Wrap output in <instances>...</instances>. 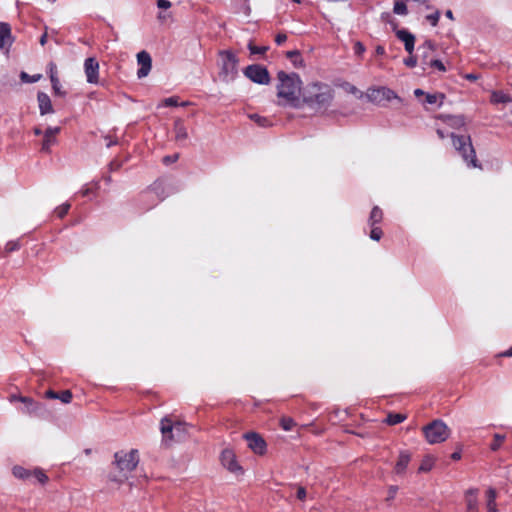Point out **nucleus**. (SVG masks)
Wrapping results in <instances>:
<instances>
[{
	"label": "nucleus",
	"mask_w": 512,
	"mask_h": 512,
	"mask_svg": "<svg viewBox=\"0 0 512 512\" xmlns=\"http://www.w3.org/2000/svg\"><path fill=\"white\" fill-rule=\"evenodd\" d=\"M279 84L277 86L278 103L282 106L300 107L302 104V81L295 74L278 73Z\"/></svg>",
	"instance_id": "obj_1"
},
{
	"label": "nucleus",
	"mask_w": 512,
	"mask_h": 512,
	"mask_svg": "<svg viewBox=\"0 0 512 512\" xmlns=\"http://www.w3.org/2000/svg\"><path fill=\"white\" fill-rule=\"evenodd\" d=\"M334 97L333 89L330 85L322 82H311L303 87L302 103L307 104L313 109H322L329 106Z\"/></svg>",
	"instance_id": "obj_2"
},
{
	"label": "nucleus",
	"mask_w": 512,
	"mask_h": 512,
	"mask_svg": "<svg viewBox=\"0 0 512 512\" xmlns=\"http://www.w3.org/2000/svg\"><path fill=\"white\" fill-rule=\"evenodd\" d=\"M115 464L122 473L121 478L118 481H123L128 478V473L133 471L139 463L138 451L132 449L130 451H118L114 455Z\"/></svg>",
	"instance_id": "obj_3"
},
{
	"label": "nucleus",
	"mask_w": 512,
	"mask_h": 512,
	"mask_svg": "<svg viewBox=\"0 0 512 512\" xmlns=\"http://www.w3.org/2000/svg\"><path fill=\"white\" fill-rule=\"evenodd\" d=\"M221 72L220 77L223 81H233L238 75L239 60L235 53L230 50L219 52Z\"/></svg>",
	"instance_id": "obj_4"
},
{
	"label": "nucleus",
	"mask_w": 512,
	"mask_h": 512,
	"mask_svg": "<svg viewBox=\"0 0 512 512\" xmlns=\"http://www.w3.org/2000/svg\"><path fill=\"white\" fill-rule=\"evenodd\" d=\"M423 432L430 444L442 443L450 436V429L442 420L432 421L423 428Z\"/></svg>",
	"instance_id": "obj_5"
},
{
	"label": "nucleus",
	"mask_w": 512,
	"mask_h": 512,
	"mask_svg": "<svg viewBox=\"0 0 512 512\" xmlns=\"http://www.w3.org/2000/svg\"><path fill=\"white\" fill-rule=\"evenodd\" d=\"M365 96L368 101L376 105H384L386 102H390L392 100L402 102V99L395 91L385 86L369 88Z\"/></svg>",
	"instance_id": "obj_6"
},
{
	"label": "nucleus",
	"mask_w": 512,
	"mask_h": 512,
	"mask_svg": "<svg viewBox=\"0 0 512 512\" xmlns=\"http://www.w3.org/2000/svg\"><path fill=\"white\" fill-rule=\"evenodd\" d=\"M454 148L464 160H474L475 151L469 137L451 135Z\"/></svg>",
	"instance_id": "obj_7"
},
{
	"label": "nucleus",
	"mask_w": 512,
	"mask_h": 512,
	"mask_svg": "<svg viewBox=\"0 0 512 512\" xmlns=\"http://www.w3.org/2000/svg\"><path fill=\"white\" fill-rule=\"evenodd\" d=\"M244 75L257 84L265 85L270 82L268 70L257 64L249 65L246 67L244 70Z\"/></svg>",
	"instance_id": "obj_8"
},
{
	"label": "nucleus",
	"mask_w": 512,
	"mask_h": 512,
	"mask_svg": "<svg viewBox=\"0 0 512 512\" xmlns=\"http://www.w3.org/2000/svg\"><path fill=\"white\" fill-rule=\"evenodd\" d=\"M13 475L21 480H32L35 479L37 482L44 484L48 477L40 469H34L33 471L28 470L22 466H14L12 469Z\"/></svg>",
	"instance_id": "obj_9"
},
{
	"label": "nucleus",
	"mask_w": 512,
	"mask_h": 512,
	"mask_svg": "<svg viewBox=\"0 0 512 512\" xmlns=\"http://www.w3.org/2000/svg\"><path fill=\"white\" fill-rule=\"evenodd\" d=\"M84 72L88 83H99V62L96 58L89 57L84 61Z\"/></svg>",
	"instance_id": "obj_10"
},
{
	"label": "nucleus",
	"mask_w": 512,
	"mask_h": 512,
	"mask_svg": "<svg viewBox=\"0 0 512 512\" xmlns=\"http://www.w3.org/2000/svg\"><path fill=\"white\" fill-rule=\"evenodd\" d=\"M244 438L247 440L248 447L256 454L263 455L266 451L265 440L257 433H246Z\"/></svg>",
	"instance_id": "obj_11"
},
{
	"label": "nucleus",
	"mask_w": 512,
	"mask_h": 512,
	"mask_svg": "<svg viewBox=\"0 0 512 512\" xmlns=\"http://www.w3.org/2000/svg\"><path fill=\"white\" fill-rule=\"evenodd\" d=\"M221 462L224 467L233 473L242 472L241 466L238 464L235 454L232 450L225 449L221 453Z\"/></svg>",
	"instance_id": "obj_12"
},
{
	"label": "nucleus",
	"mask_w": 512,
	"mask_h": 512,
	"mask_svg": "<svg viewBox=\"0 0 512 512\" xmlns=\"http://www.w3.org/2000/svg\"><path fill=\"white\" fill-rule=\"evenodd\" d=\"M137 62L140 65V68L137 71L138 78L146 77L152 67V59L146 51H141L137 54Z\"/></svg>",
	"instance_id": "obj_13"
},
{
	"label": "nucleus",
	"mask_w": 512,
	"mask_h": 512,
	"mask_svg": "<svg viewBox=\"0 0 512 512\" xmlns=\"http://www.w3.org/2000/svg\"><path fill=\"white\" fill-rule=\"evenodd\" d=\"M411 458L412 454L408 450H401L393 469L394 473L399 476L404 475L411 461Z\"/></svg>",
	"instance_id": "obj_14"
},
{
	"label": "nucleus",
	"mask_w": 512,
	"mask_h": 512,
	"mask_svg": "<svg viewBox=\"0 0 512 512\" xmlns=\"http://www.w3.org/2000/svg\"><path fill=\"white\" fill-rule=\"evenodd\" d=\"M396 37L403 42L408 54H412L415 48V36L406 29L396 30Z\"/></svg>",
	"instance_id": "obj_15"
},
{
	"label": "nucleus",
	"mask_w": 512,
	"mask_h": 512,
	"mask_svg": "<svg viewBox=\"0 0 512 512\" xmlns=\"http://www.w3.org/2000/svg\"><path fill=\"white\" fill-rule=\"evenodd\" d=\"M161 433L165 439L172 440L174 438L173 432H180L184 429V425L181 423L172 424L171 420L164 418L161 421Z\"/></svg>",
	"instance_id": "obj_16"
},
{
	"label": "nucleus",
	"mask_w": 512,
	"mask_h": 512,
	"mask_svg": "<svg viewBox=\"0 0 512 512\" xmlns=\"http://www.w3.org/2000/svg\"><path fill=\"white\" fill-rule=\"evenodd\" d=\"M13 37L11 34V27L8 23L0 22V50L6 45H11Z\"/></svg>",
	"instance_id": "obj_17"
},
{
	"label": "nucleus",
	"mask_w": 512,
	"mask_h": 512,
	"mask_svg": "<svg viewBox=\"0 0 512 512\" xmlns=\"http://www.w3.org/2000/svg\"><path fill=\"white\" fill-rule=\"evenodd\" d=\"M37 100H38L40 113L42 115L48 114V113H53L54 110H53V106H52L50 97L46 93L39 92L37 95Z\"/></svg>",
	"instance_id": "obj_18"
},
{
	"label": "nucleus",
	"mask_w": 512,
	"mask_h": 512,
	"mask_svg": "<svg viewBox=\"0 0 512 512\" xmlns=\"http://www.w3.org/2000/svg\"><path fill=\"white\" fill-rule=\"evenodd\" d=\"M466 512H478L477 490L470 489L465 494Z\"/></svg>",
	"instance_id": "obj_19"
},
{
	"label": "nucleus",
	"mask_w": 512,
	"mask_h": 512,
	"mask_svg": "<svg viewBox=\"0 0 512 512\" xmlns=\"http://www.w3.org/2000/svg\"><path fill=\"white\" fill-rule=\"evenodd\" d=\"M173 130H174L176 141L181 142V141H185L188 138L187 128L181 119L175 120Z\"/></svg>",
	"instance_id": "obj_20"
},
{
	"label": "nucleus",
	"mask_w": 512,
	"mask_h": 512,
	"mask_svg": "<svg viewBox=\"0 0 512 512\" xmlns=\"http://www.w3.org/2000/svg\"><path fill=\"white\" fill-rule=\"evenodd\" d=\"M445 96L442 93H427L425 95L424 100H422V104L427 105H436L441 106L443 104Z\"/></svg>",
	"instance_id": "obj_21"
},
{
	"label": "nucleus",
	"mask_w": 512,
	"mask_h": 512,
	"mask_svg": "<svg viewBox=\"0 0 512 512\" xmlns=\"http://www.w3.org/2000/svg\"><path fill=\"white\" fill-rule=\"evenodd\" d=\"M46 396L51 399H59L62 403L68 404L72 400V393L69 390L62 391L60 394L52 390L46 392Z\"/></svg>",
	"instance_id": "obj_22"
},
{
	"label": "nucleus",
	"mask_w": 512,
	"mask_h": 512,
	"mask_svg": "<svg viewBox=\"0 0 512 512\" xmlns=\"http://www.w3.org/2000/svg\"><path fill=\"white\" fill-rule=\"evenodd\" d=\"M490 101L493 104H506L512 102V98L503 91H493Z\"/></svg>",
	"instance_id": "obj_23"
},
{
	"label": "nucleus",
	"mask_w": 512,
	"mask_h": 512,
	"mask_svg": "<svg viewBox=\"0 0 512 512\" xmlns=\"http://www.w3.org/2000/svg\"><path fill=\"white\" fill-rule=\"evenodd\" d=\"M60 128H48L44 134L43 149H48L55 141V136L59 133Z\"/></svg>",
	"instance_id": "obj_24"
},
{
	"label": "nucleus",
	"mask_w": 512,
	"mask_h": 512,
	"mask_svg": "<svg viewBox=\"0 0 512 512\" xmlns=\"http://www.w3.org/2000/svg\"><path fill=\"white\" fill-rule=\"evenodd\" d=\"M487 496V512H497L496 504V491L493 488H489L486 492Z\"/></svg>",
	"instance_id": "obj_25"
},
{
	"label": "nucleus",
	"mask_w": 512,
	"mask_h": 512,
	"mask_svg": "<svg viewBox=\"0 0 512 512\" xmlns=\"http://www.w3.org/2000/svg\"><path fill=\"white\" fill-rule=\"evenodd\" d=\"M434 463H435V459H434L433 456H431V455L425 456L423 458V460L421 461V463H420V466L418 468V472L419 473L429 472L433 468Z\"/></svg>",
	"instance_id": "obj_26"
},
{
	"label": "nucleus",
	"mask_w": 512,
	"mask_h": 512,
	"mask_svg": "<svg viewBox=\"0 0 512 512\" xmlns=\"http://www.w3.org/2000/svg\"><path fill=\"white\" fill-rule=\"evenodd\" d=\"M419 49H422L423 50V62L424 64H427L429 61H428V58H429V54L431 52H434L436 47H435V44L431 41V40H426L421 46Z\"/></svg>",
	"instance_id": "obj_27"
},
{
	"label": "nucleus",
	"mask_w": 512,
	"mask_h": 512,
	"mask_svg": "<svg viewBox=\"0 0 512 512\" xmlns=\"http://www.w3.org/2000/svg\"><path fill=\"white\" fill-rule=\"evenodd\" d=\"M382 218H383L382 210L378 206L373 207V209L370 213L369 220H368L369 225L374 226V225L380 223L382 221Z\"/></svg>",
	"instance_id": "obj_28"
},
{
	"label": "nucleus",
	"mask_w": 512,
	"mask_h": 512,
	"mask_svg": "<svg viewBox=\"0 0 512 512\" xmlns=\"http://www.w3.org/2000/svg\"><path fill=\"white\" fill-rule=\"evenodd\" d=\"M406 415L400 413H390L387 415L384 422L388 425H396L406 420Z\"/></svg>",
	"instance_id": "obj_29"
},
{
	"label": "nucleus",
	"mask_w": 512,
	"mask_h": 512,
	"mask_svg": "<svg viewBox=\"0 0 512 512\" xmlns=\"http://www.w3.org/2000/svg\"><path fill=\"white\" fill-rule=\"evenodd\" d=\"M438 119L452 127H457V126H460L463 124L462 119L460 117H456V116L441 115L438 117Z\"/></svg>",
	"instance_id": "obj_30"
},
{
	"label": "nucleus",
	"mask_w": 512,
	"mask_h": 512,
	"mask_svg": "<svg viewBox=\"0 0 512 512\" xmlns=\"http://www.w3.org/2000/svg\"><path fill=\"white\" fill-rule=\"evenodd\" d=\"M393 12L397 15L405 16L408 9L405 0H394Z\"/></svg>",
	"instance_id": "obj_31"
},
{
	"label": "nucleus",
	"mask_w": 512,
	"mask_h": 512,
	"mask_svg": "<svg viewBox=\"0 0 512 512\" xmlns=\"http://www.w3.org/2000/svg\"><path fill=\"white\" fill-rule=\"evenodd\" d=\"M493 438L494 439L490 445V449L492 451H497L498 449H500V447L503 444V442L505 441L506 437H505V435H502V434H494Z\"/></svg>",
	"instance_id": "obj_32"
},
{
	"label": "nucleus",
	"mask_w": 512,
	"mask_h": 512,
	"mask_svg": "<svg viewBox=\"0 0 512 512\" xmlns=\"http://www.w3.org/2000/svg\"><path fill=\"white\" fill-rule=\"evenodd\" d=\"M250 119L256 122L259 126L266 127L270 125V122L267 118L262 117L258 114H251Z\"/></svg>",
	"instance_id": "obj_33"
},
{
	"label": "nucleus",
	"mask_w": 512,
	"mask_h": 512,
	"mask_svg": "<svg viewBox=\"0 0 512 512\" xmlns=\"http://www.w3.org/2000/svg\"><path fill=\"white\" fill-rule=\"evenodd\" d=\"M41 78H42L41 74H35V75L30 76L29 74H27L25 72L21 73L22 81L27 82V83H35V82L39 81Z\"/></svg>",
	"instance_id": "obj_34"
},
{
	"label": "nucleus",
	"mask_w": 512,
	"mask_h": 512,
	"mask_svg": "<svg viewBox=\"0 0 512 512\" xmlns=\"http://www.w3.org/2000/svg\"><path fill=\"white\" fill-rule=\"evenodd\" d=\"M69 209H70V204L64 203L55 209V214L59 218H63L68 213Z\"/></svg>",
	"instance_id": "obj_35"
},
{
	"label": "nucleus",
	"mask_w": 512,
	"mask_h": 512,
	"mask_svg": "<svg viewBox=\"0 0 512 512\" xmlns=\"http://www.w3.org/2000/svg\"><path fill=\"white\" fill-rule=\"evenodd\" d=\"M280 425L283 430L290 431L295 426V422L291 418H282L280 421Z\"/></svg>",
	"instance_id": "obj_36"
},
{
	"label": "nucleus",
	"mask_w": 512,
	"mask_h": 512,
	"mask_svg": "<svg viewBox=\"0 0 512 512\" xmlns=\"http://www.w3.org/2000/svg\"><path fill=\"white\" fill-rule=\"evenodd\" d=\"M382 237V230L380 227L371 226L370 238L374 241H379Z\"/></svg>",
	"instance_id": "obj_37"
},
{
	"label": "nucleus",
	"mask_w": 512,
	"mask_h": 512,
	"mask_svg": "<svg viewBox=\"0 0 512 512\" xmlns=\"http://www.w3.org/2000/svg\"><path fill=\"white\" fill-rule=\"evenodd\" d=\"M178 105V98L177 97H169L162 100V102L158 105V107H170V106H177Z\"/></svg>",
	"instance_id": "obj_38"
},
{
	"label": "nucleus",
	"mask_w": 512,
	"mask_h": 512,
	"mask_svg": "<svg viewBox=\"0 0 512 512\" xmlns=\"http://www.w3.org/2000/svg\"><path fill=\"white\" fill-rule=\"evenodd\" d=\"M51 84H52V89L55 94L60 95V96L64 95V92L61 90V85H60V81H59L58 77L51 79Z\"/></svg>",
	"instance_id": "obj_39"
},
{
	"label": "nucleus",
	"mask_w": 512,
	"mask_h": 512,
	"mask_svg": "<svg viewBox=\"0 0 512 512\" xmlns=\"http://www.w3.org/2000/svg\"><path fill=\"white\" fill-rule=\"evenodd\" d=\"M427 65H429L430 67L432 68H435L441 72H445L446 71V67L445 65L440 61V60H430Z\"/></svg>",
	"instance_id": "obj_40"
},
{
	"label": "nucleus",
	"mask_w": 512,
	"mask_h": 512,
	"mask_svg": "<svg viewBox=\"0 0 512 512\" xmlns=\"http://www.w3.org/2000/svg\"><path fill=\"white\" fill-rule=\"evenodd\" d=\"M439 18H440V12L438 10H436L433 14H429L426 16V19L434 27L438 24Z\"/></svg>",
	"instance_id": "obj_41"
},
{
	"label": "nucleus",
	"mask_w": 512,
	"mask_h": 512,
	"mask_svg": "<svg viewBox=\"0 0 512 512\" xmlns=\"http://www.w3.org/2000/svg\"><path fill=\"white\" fill-rule=\"evenodd\" d=\"M19 248H20V244H19L18 240L9 241L5 245L6 252H13V251L18 250Z\"/></svg>",
	"instance_id": "obj_42"
},
{
	"label": "nucleus",
	"mask_w": 512,
	"mask_h": 512,
	"mask_svg": "<svg viewBox=\"0 0 512 512\" xmlns=\"http://www.w3.org/2000/svg\"><path fill=\"white\" fill-rule=\"evenodd\" d=\"M248 49L250 50V52L252 54H264L266 51H267V47L263 46V47H257L255 45H253L252 43H249L248 44Z\"/></svg>",
	"instance_id": "obj_43"
},
{
	"label": "nucleus",
	"mask_w": 512,
	"mask_h": 512,
	"mask_svg": "<svg viewBox=\"0 0 512 512\" xmlns=\"http://www.w3.org/2000/svg\"><path fill=\"white\" fill-rule=\"evenodd\" d=\"M48 73H49L50 80L58 77L57 66L55 63L50 62L48 64Z\"/></svg>",
	"instance_id": "obj_44"
},
{
	"label": "nucleus",
	"mask_w": 512,
	"mask_h": 512,
	"mask_svg": "<svg viewBox=\"0 0 512 512\" xmlns=\"http://www.w3.org/2000/svg\"><path fill=\"white\" fill-rule=\"evenodd\" d=\"M20 400L25 403V404H28V408H27V412H34L35 409H36V406L37 404H35L30 398H26V397H20Z\"/></svg>",
	"instance_id": "obj_45"
},
{
	"label": "nucleus",
	"mask_w": 512,
	"mask_h": 512,
	"mask_svg": "<svg viewBox=\"0 0 512 512\" xmlns=\"http://www.w3.org/2000/svg\"><path fill=\"white\" fill-rule=\"evenodd\" d=\"M397 492H398V487L397 486H395V485L389 486L388 491H387V498H386V500L387 501L393 500L395 498Z\"/></svg>",
	"instance_id": "obj_46"
},
{
	"label": "nucleus",
	"mask_w": 512,
	"mask_h": 512,
	"mask_svg": "<svg viewBox=\"0 0 512 512\" xmlns=\"http://www.w3.org/2000/svg\"><path fill=\"white\" fill-rule=\"evenodd\" d=\"M404 64L407 67L413 68L417 65V58L413 55V53L409 54V57L404 59Z\"/></svg>",
	"instance_id": "obj_47"
},
{
	"label": "nucleus",
	"mask_w": 512,
	"mask_h": 512,
	"mask_svg": "<svg viewBox=\"0 0 512 512\" xmlns=\"http://www.w3.org/2000/svg\"><path fill=\"white\" fill-rule=\"evenodd\" d=\"M296 489H297L296 497L299 500L304 501L306 499V496H307L306 489L304 487H302V486H296Z\"/></svg>",
	"instance_id": "obj_48"
},
{
	"label": "nucleus",
	"mask_w": 512,
	"mask_h": 512,
	"mask_svg": "<svg viewBox=\"0 0 512 512\" xmlns=\"http://www.w3.org/2000/svg\"><path fill=\"white\" fill-rule=\"evenodd\" d=\"M354 51L358 55H362L365 52V47L361 42H356L354 44Z\"/></svg>",
	"instance_id": "obj_49"
},
{
	"label": "nucleus",
	"mask_w": 512,
	"mask_h": 512,
	"mask_svg": "<svg viewBox=\"0 0 512 512\" xmlns=\"http://www.w3.org/2000/svg\"><path fill=\"white\" fill-rule=\"evenodd\" d=\"M157 6L160 9H169L171 7V2L168 0H157Z\"/></svg>",
	"instance_id": "obj_50"
},
{
	"label": "nucleus",
	"mask_w": 512,
	"mask_h": 512,
	"mask_svg": "<svg viewBox=\"0 0 512 512\" xmlns=\"http://www.w3.org/2000/svg\"><path fill=\"white\" fill-rule=\"evenodd\" d=\"M287 40V35L285 33H278L275 37V42L278 45H282Z\"/></svg>",
	"instance_id": "obj_51"
},
{
	"label": "nucleus",
	"mask_w": 512,
	"mask_h": 512,
	"mask_svg": "<svg viewBox=\"0 0 512 512\" xmlns=\"http://www.w3.org/2000/svg\"><path fill=\"white\" fill-rule=\"evenodd\" d=\"M464 78L469 80V81H476V80L479 79V75L473 74V73H469V74H465Z\"/></svg>",
	"instance_id": "obj_52"
},
{
	"label": "nucleus",
	"mask_w": 512,
	"mask_h": 512,
	"mask_svg": "<svg viewBox=\"0 0 512 512\" xmlns=\"http://www.w3.org/2000/svg\"><path fill=\"white\" fill-rule=\"evenodd\" d=\"M468 168L469 169H474V168H479V169H483L481 163L479 162H476V161H473V162H468Z\"/></svg>",
	"instance_id": "obj_53"
},
{
	"label": "nucleus",
	"mask_w": 512,
	"mask_h": 512,
	"mask_svg": "<svg viewBox=\"0 0 512 512\" xmlns=\"http://www.w3.org/2000/svg\"><path fill=\"white\" fill-rule=\"evenodd\" d=\"M375 53L377 55H384L385 54V49L383 46H377L376 49H375Z\"/></svg>",
	"instance_id": "obj_54"
},
{
	"label": "nucleus",
	"mask_w": 512,
	"mask_h": 512,
	"mask_svg": "<svg viewBox=\"0 0 512 512\" xmlns=\"http://www.w3.org/2000/svg\"><path fill=\"white\" fill-rule=\"evenodd\" d=\"M287 56L289 58H293V57H298L299 58L300 57V53L298 51H296V50L295 51H289L287 53Z\"/></svg>",
	"instance_id": "obj_55"
},
{
	"label": "nucleus",
	"mask_w": 512,
	"mask_h": 512,
	"mask_svg": "<svg viewBox=\"0 0 512 512\" xmlns=\"http://www.w3.org/2000/svg\"><path fill=\"white\" fill-rule=\"evenodd\" d=\"M414 95H415L416 97H421V96H425V95H426V93H425L422 89H415V90H414Z\"/></svg>",
	"instance_id": "obj_56"
},
{
	"label": "nucleus",
	"mask_w": 512,
	"mask_h": 512,
	"mask_svg": "<svg viewBox=\"0 0 512 512\" xmlns=\"http://www.w3.org/2000/svg\"><path fill=\"white\" fill-rule=\"evenodd\" d=\"M47 37H48L47 32H45V33L41 36V38H40V44H41L42 46L46 44V42H47Z\"/></svg>",
	"instance_id": "obj_57"
},
{
	"label": "nucleus",
	"mask_w": 512,
	"mask_h": 512,
	"mask_svg": "<svg viewBox=\"0 0 512 512\" xmlns=\"http://www.w3.org/2000/svg\"><path fill=\"white\" fill-rule=\"evenodd\" d=\"M437 134H438V136H439L441 139H443V138L445 137V133H444L443 129H441V128H438V129H437Z\"/></svg>",
	"instance_id": "obj_58"
},
{
	"label": "nucleus",
	"mask_w": 512,
	"mask_h": 512,
	"mask_svg": "<svg viewBox=\"0 0 512 512\" xmlns=\"http://www.w3.org/2000/svg\"><path fill=\"white\" fill-rule=\"evenodd\" d=\"M389 23L391 24V27H392L393 31L396 33V30H399L397 28V23L395 21H393V20L389 21Z\"/></svg>",
	"instance_id": "obj_59"
},
{
	"label": "nucleus",
	"mask_w": 512,
	"mask_h": 512,
	"mask_svg": "<svg viewBox=\"0 0 512 512\" xmlns=\"http://www.w3.org/2000/svg\"><path fill=\"white\" fill-rule=\"evenodd\" d=\"M446 17L450 20H453L454 17H453V13L451 10H447L446 13H445Z\"/></svg>",
	"instance_id": "obj_60"
},
{
	"label": "nucleus",
	"mask_w": 512,
	"mask_h": 512,
	"mask_svg": "<svg viewBox=\"0 0 512 512\" xmlns=\"http://www.w3.org/2000/svg\"><path fill=\"white\" fill-rule=\"evenodd\" d=\"M381 18H382L383 20L387 21V22L391 21V20H390V15H389L388 13H383V14L381 15Z\"/></svg>",
	"instance_id": "obj_61"
},
{
	"label": "nucleus",
	"mask_w": 512,
	"mask_h": 512,
	"mask_svg": "<svg viewBox=\"0 0 512 512\" xmlns=\"http://www.w3.org/2000/svg\"><path fill=\"white\" fill-rule=\"evenodd\" d=\"M109 166L111 170L116 169L119 167V162H110Z\"/></svg>",
	"instance_id": "obj_62"
},
{
	"label": "nucleus",
	"mask_w": 512,
	"mask_h": 512,
	"mask_svg": "<svg viewBox=\"0 0 512 512\" xmlns=\"http://www.w3.org/2000/svg\"><path fill=\"white\" fill-rule=\"evenodd\" d=\"M349 92L353 93V94H356L359 92V90L355 87V86H351L349 88Z\"/></svg>",
	"instance_id": "obj_63"
},
{
	"label": "nucleus",
	"mask_w": 512,
	"mask_h": 512,
	"mask_svg": "<svg viewBox=\"0 0 512 512\" xmlns=\"http://www.w3.org/2000/svg\"><path fill=\"white\" fill-rule=\"evenodd\" d=\"M452 459L454 460H459L460 459V453L459 452H454L452 454Z\"/></svg>",
	"instance_id": "obj_64"
}]
</instances>
